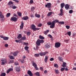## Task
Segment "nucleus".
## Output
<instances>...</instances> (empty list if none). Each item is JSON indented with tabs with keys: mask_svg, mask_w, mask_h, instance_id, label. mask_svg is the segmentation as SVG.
<instances>
[{
	"mask_svg": "<svg viewBox=\"0 0 76 76\" xmlns=\"http://www.w3.org/2000/svg\"><path fill=\"white\" fill-rule=\"evenodd\" d=\"M55 72L56 74H58V73H60V72H59V71L58 69L55 70Z\"/></svg>",
	"mask_w": 76,
	"mask_h": 76,
	"instance_id": "31",
	"label": "nucleus"
},
{
	"mask_svg": "<svg viewBox=\"0 0 76 76\" xmlns=\"http://www.w3.org/2000/svg\"><path fill=\"white\" fill-rule=\"evenodd\" d=\"M10 58L11 60H14V59H15V58H14V57L12 56H10Z\"/></svg>",
	"mask_w": 76,
	"mask_h": 76,
	"instance_id": "32",
	"label": "nucleus"
},
{
	"mask_svg": "<svg viewBox=\"0 0 76 76\" xmlns=\"http://www.w3.org/2000/svg\"><path fill=\"white\" fill-rule=\"evenodd\" d=\"M62 66L64 67H66V66L65 65H64V64L62 65Z\"/></svg>",
	"mask_w": 76,
	"mask_h": 76,
	"instance_id": "59",
	"label": "nucleus"
},
{
	"mask_svg": "<svg viewBox=\"0 0 76 76\" xmlns=\"http://www.w3.org/2000/svg\"><path fill=\"white\" fill-rule=\"evenodd\" d=\"M20 41L18 40H15V42H19Z\"/></svg>",
	"mask_w": 76,
	"mask_h": 76,
	"instance_id": "64",
	"label": "nucleus"
},
{
	"mask_svg": "<svg viewBox=\"0 0 76 76\" xmlns=\"http://www.w3.org/2000/svg\"><path fill=\"white\" fill-rule=\"evenodd\" d=\"M6 76V73L4 72L2 73L1 75V76Z\"/></svg>",
	"mask_w": 76,
	"mask_h": 76,
	"instance_id": "35",
	"label": "nucleus"
},
{
	"mask_svg": "<svg viewBox=\"0 0 76 76\" xmlns=\"http://www.w3.org/2000/svg\"><path fill=\"white\" fill-rule=\"evenodd\" d=\"M38 26L39 27H41L42 26V24H39L38 25Z\"/></svg>",
	"mask_w": 76,
	"mask_h": 76,
	"instance_id": "52",
	"label": "nucleus"
},
{
	"mask_svg": "<svg viewBox=\"0 0 76 76\" xmlns=\"http://www.w3.org/2000/svg\"><path fill=\"white\" fill-rule=\"evenodd\" d=\"M34 67L36 70H38V68L37 67V66H36Z\"/></svg>",
	"mask_w": 76,
	"mask_h": 76,
	"instance_id": "60",
	"label": "nucleus"
},
{
	"mask_svg": "<svg viewBox=\"0 0 76 76\" xmlns=\"http://www.w3.org/2000/svg\"><path fill=\"white\" fill-rule=\"evenodd\" d=\"M36 26H35L34 24H32L31 25V29H33V30L34 31H36L37 30H39V28H36Z\"/></svg>",
	"mask_w": 76,
	"mask_h": 76,
	"instance_id": "3",
	"label": "nucleus"
},
{
	"mask_svg": "<svg viewBox=\"0 0 76 76\" xmlns=\"http://www.w3.org/2000/svg\"><path fill=\"white\" fill-rule=\"evenodd\" d=\"M48 60V56H45V63H47V62Z\"/></svg>",
	"mask_w": 76,
	"mask_h": 76,
	"instance_id": "24",
	"label": "nucleus"
},
{
	"mask_svg": "<svg viewBox=\"0 0 76 76\" xmlns=\"http://www.w3.org/2000/svg\"><path fill=\"white\" fill-rule=\"evenodd\" d=\"M40 70L42 71V70H43V68H42V67H41L40 68Z\"/></svg>",
	"mask_w": 76,
	"mask_h": 76,
	"instance_id": "61",
	"label": "nucleus"
},
{
	"mask_svg": "<svg viewBox=\"0 0 76 76\" xmlns=\"http://www.w3.org/2000/svg\"><path fill=\"white\" fill-rule=\"evenodd\" d=\"M0 37L1 38H3V39H4V37L3 36L1 35L0 36Z\"/></svg>",
	"mask_w": 76,
	"mask_h": 76,
	"instance_id": "62",
	"label": "nucleus"
},
{
	"mask_svg": "<svg viewBox=\"0 0 76 76\" xmlns=\"http://www.w3.org/2000/svg\"><path fill=\"white\" fill-rule=\"evenodd\" d=\"M9 69L10 72V71H13V69L12 68H10Z\"/></svg>",
	"mask_w": 76,
	"mask_h": 76,
	"instance_id": "57",
	"label": "nucleus"
},
{
	"mask_svg": "<svg viewBox=\"0 0 76 76\" xmlns=\"http://www.w3.org/2000/svg\"><path fill=\"white\" fill-rule=\"evenodd\" d=\"M53 13V12H49L47 14V16L48 17H50L51 15H52V14Z\"/></svg>",
	"mask_w": 76,
	"mask_h": 76,
	"instance_id": "16",
	"label": "nucleus"
},
{
	"mask_svg": "<svg viewBox=\"0 0 76 76\" xmlns=\"http://www.w3.org/2000/svg\"><path fill=\"white\" fill-rule=\"evenodd\" d=\"M27 73L30 76H33V74L32 73V72L31 71L29 70L27 72Z\"/></svg>",
	"mask_w": 76,
	"mask_h": 76,
	"instance_id": "10",
	"label": "nucleus"
},
{
	"mask_svg": "<svg viewBox=\"0 0 76 76\" xmlns=\"http://www.w3.org/2000/svg\"><path fill=\"white\" fill-rule=\"evenodd\" d=\"M2 62V65H4L6 63H7V61H6V59H4L1 60Z\"/></svg>",
	"mask_w": 76,
	"mask_h": 76,
	"instance_id": "6",
	"label": "nucleus"
},
{
	"mask_svg": "<svg viewBox=\"0 0 76 76\" xmlns=\"http://www.w3.org/2000/svg\"><path fill=\"white\" fill-rule=\"evenodd\" d=\"M49 31V30H48L46 31H45L44 32V34L46 35H47V33H48Z\"/></svg>",
	"mask_w": 76,
	"mask_h": 76,
	"instance_id": "20",
	"label": "nucleus"
},
{
	"mask_svg": "<svg viewBox=\"0 0 76 76\" xmlns=\"http://www.w3.org/2000/svg\"><path fill=\"white\" fill-rule=\"evenodd\" d=\"M44 40H43L38 39L37 42H36V44H37V45L39 46L41 44V43H44Z\"/></svg>",
	"mask_w": 76,
	"mask_h": 76,
	"instance_id": "2",
	"label": "nucleus"
},
{
	"mask_svg": "<svg viewBox=\"0 0 76 76\" xmlns=\"http://www.w3.org/2000/svg\"><path fill=\"white\" fill-rule=\"evenodd\" d=\"M10 70H9V69H8L7 70V74H8L9 73V72H10Z\"/></svg>",
	"mask_w": 76,
	"mask_h": 76,
	"instance_id": "54",
	"label": "nucleus"
},
{
	"mask_svg": "<svg viewBox=\"0 0 76 76\" xmlns=\"http://www.w3.org/2000/svg\"><path fill=\"white\" fill-rule=\"evenodd\" d=\"M10 7L11 8H12L13 9H16V8H17V7L15 6L13 7V5H10Z\"/></svg>",
	"mask_w": 76,
	"mask_h": 76,
	"instance_id": "21",
	"label": "nucleus"
},
{
	"mask_svg": "<svg viewBox=\"0 0 76 76\" xmlns=\"http://www.w3.org/2000/svg\"><path fill=\"white\" fill-rule=\"evenodd\" d=\"M48 54V52L39 53V54L41 56H45V54Z\"/></svg>",
	"mask_w": 76,
	"mask_h": 76,
	"instance_id": "8",
	"label": "nucleus"
},
{
	"mask_svg": "<svg viewBox=\"0 0 76 76\" xmlns=\"http://www.w3.org/2000/svg\"><path fill=\"white\" fill-rule=\"evenodd\" d=\"M39 38L41 39H45V38L43 36H42L41 35H40L39 36Z\"/></svg>",
	"mask_w": 76,
	"mask_h": 76,
	"instance_id": "22",
	"label": "nucleus"
},
{
	"mask_svg": "<svg viewBox=\"0 0 76 76\" xmlns=\"http://www.w3.org/2000/svg\"><path fill=\"white\" fill-rule=\"evenodd\" d=\"M19 67H15L16 71H17V72H20V69H19Z\"/></svg>",
	"mask_w": 76,
	"mask_h": 76,
	"instance_id": "14",
	"label": "nucleus"
},
{
	"mask_svg": "<svg viewBox=\"0 0 76 76\" xmlns=\"http://www.w3.org/2000/svg\"><path fill=\"white\" fill-rule=\"evenodd\" d=\"M69 39H66V40H65L64 41V42H66V43H68V42H69Z\"/></svg>",
	"mask_w": 76,
	"mask_h": 76,
	"instance_id": "51",
	"label": "nucleus"
},
{
	"mask_svg": "<svg viewBox=\"0 0 76 76\" xmlns=\"http://www.w3.org/2000/svg\"><path fill=\"white\" fill-rule=\"evenodd\" d=\"M73 12V11L72 10H70L69 11V13L71 14V13H72Z\"/></svg>",
	"mask_w": 76,
	"mask_h": 76,
	"instance_id": "46",
	"label": "nucleus"
},
{
	"mask_svg": "<svg viewBox=\"0 0 76 76\" xmlns=\"http://www.w3.org/2000/svg\"><path fill=\"white\" fill-rule=\"evenodd\" d=\"M14 1H15L16 3H19V1L17 0H13Z\"/></svg>",
	"mask_w": 76,
	"mask_h": 76,
	"instance_id": "53",
	"label": "nucleus"
},
{
	"mask_svg": "<svg viewBox=\"0 0 76 76\" xmlns=\"http://www.w3.org/2000/svg\"><path fill=\"white\" fill-rule=\"evenodd\" d=\"M35 75L36 76H40V75L39 72H36L35 73Z\"/></svg>",
	"mask_w": 76,
	"mask_h": 76,
	"instance_id": "41",
	"label": "nucleus"
},
{
	"mask_svg": "<svg viewBox=\"0 0 76 76\" xmlns=\"http://www.w3.org/2000/svg\"><path fill=\"white\" fill-rule=\"evenodd\" d=\"M22 19H23V20H26L29 19V17L26 16L25 17H23L22 18Z\"/></svg>",
	"mask_w": 76,
	"mask_h": 76,
	"instance_id": "9",
	"label": "nucleus"
},
{
	"mask_svg": "<svg viewBox=\"0 0 76 76\" xmlns=\"http://www.w3.org/2000/svg\"><path fill=\"white\" fill-rule=\"evenodd\" d=\"M67 35H69V36H70L71 35V31H68L67 32Z\"/></svg>",
	"mask_w": 76,
	"mask_h": 76,
	"instance_id": "39",
	"label": "nucleus"
},
{
	"mask_svg": "<svg viewBox=\"0 0 76 76\" xmlns=\"http://www.w3.org/2000/svg\"><path fill=\"white\" fill-rule=\"evenodd\" d=\"M0 18L1 19H3V18H4V16H3V15H2L1 14H0Z\"/></svg>",
	"mask_w": 76,
	"mask_h": 76,
	"instance_id": "44",
	"label": "nucleus"
},
{
	"mask_svg": "<svg viewBox=\"0 0 76 76\" xmlns=\"http://www.w3.org/2000/svg\"><path fill=\"white\" fill-rule=\"evenodd\" d=\"M17 14L19 17H21L22 16V13H21L20 12H17Z\"/></svg>",
	"mask_w": 76,
	"mask_h": 76,
	"instance_id": "25",
	"label": "nucleus"
},
{
	"mask_svg": "<svg viewBox=\"0 0 76 76\" xmlns=\"http://www.w3.org/2000/svg\"><path fill=\"white\" fill-rule=\"evenodd\" d=\"M18 53L19 51H15L13 53V55L14 56V57H15V56H18Z\"/></svg>",
	"mask_w": 76,
	"mask_h": 76,
	"instance_id": "11",
	"label": "nucleus"
},
{
	"mask_svg": "<svg viewBox=\"0 0 76 76\" xmlns=\"http://www.w3.org/2000/svg\"><path fill=\"white\" fill-rule=\"evenodd\" d=\"M24 44L25 45H26V46H28V45H29V43H28L24 42Z\"/></svg>",
	"mask_w": 76,
	"mask_h": 76,
	"instance_id": "43",
	"label": "nucleus"
},
{
	"mask_svg": "<svg viewBox=\"0 0 76 76\" xmlns=\"http://www.w3.org/2000/svg\"><path fill=\"white\" fill-rule=\"evenodd\" d=\"M54 60V58H51L50 59V61H53Z\"/></svg>",
	"mask_w": 76,
	"mask_h": 76,
	"instance_id": "55",
	"label": "nucleus"
},
{
	"mask_svg": "<svg viewBox=\"0 0 76 76\" xmlns=\"http://www.w3.org/2000/svg\"><path fill=\"white\" fill-rule=\"evenodd\" d=\"M52 4L51 3H49L47 4L45 6L46 7H47L48 9L49 10H51V7Z\"/></svg>",
	"mask_w": 76,
	"mask_h": 76,
	"instance_id": "4",
	"label": "nucleus"
},
{
	"mask_svg": "<svg viewBox=\"0 0 76 76\" xmlns=\"http://www.w3.org/2000/svg\"><path fill=\"white\" fill-rule=\"evenodd\" d=\"M21 62L22 63H24V60H22V61H21Z\"/></svg>",
	"mask_w": 76,
	"mask_h": 76,
	"instance_id": "63",
	"label": "nucleus"
},
{
	"mask_svg": "<svg viewBox=\"0 0 76 76\" xmlns=\"http://www.w3.org/2000/svg\"><path fill=\"white\" fill-rule=\"evenodd\" d=\"M26 37L25 36H23V37H21V39H20V41L21 40H22V41H24V40H26Z\"/></svg>",
	"mask_w": 76,
	"mask_h": 76,
	"instance_id": "13",
	"label": "nucleus"
},
{
	"mask_svg": "<svg viewBox=\"0 0 76 76\" xmlns=\"http://www.w3.org/2000/svg\"><path fill=\"white\" fill-rule=\"evenodd\" d=\"M35 9V8L34 7H32L31 8V10L32 11H33V10H34Z\"/></svg>",
	"mask_w": 76,
	"mask_h": 76,
	"instance_id": "38",
	"label": "nucleus"
},
{
	"mask_svg": "<svg viewBox=\"0 0 76 76\" xmlns=\"http://www.w3.org/2000/svg\"><path fill=\"white\" fill-rule=\"evenodd\" d=\"M59 21L58 20L56 19L55 20H54L52 22H49L47 23L48 25H51L50 26V28H54V26H55V24L56 23H58Z\"/></svg>",
	"mask_w": 76,
	"mask_h": 76,
	"instance_id": "1",
	"label": "nucleus"
},
{
	"mask_svg": "<svg viewBox=\"0 0 76 76\" xmlns=\"http://www.w3.org/2000/svg\"><path fill=\"white\" fill-rule=\"evenodd\" d=\"M58 59L60 61H63V58H62V57L60 56L58 57Z\"/></svg>",
	"mask_w": 76,
	"mask_h": 76,
	"instance_id": "26",
	"label": "nucleus"
},
{
	"mask_svg": "<svg viewBox=\"0 0 76 76\" xmlns=\"http://www.w3.org/2000/svg\"><path fill=\"white\" fill-rule=\"evenodd\" d=\"M23 21H22L21 24L20 26V29H22L23 28Z\"/></svg>",
	"mask_w": 76,
	"mask_h": 76,
	"instance_id": "12",
	"label": "nucleus"
},
{
	"mask_svg": "<svg viewBox=\"0 0 76 76\" xmlns=\"http://www.w3.org/2000/svg\"><path fill=\"white\" fill-rule=\"evenodd\" d=\"M61 44L60 42H56L55 45V47L56 48H59L60 47Z\"/></svg>",
	"mask_w": 76,
	"mask_h": 76,
	"instance_id": "5",
	"label": "nucleus"
},
{
	"mask_svg": "<svg viewBox=\"0 0 76 76\" xmlns=\"http://www.w3.org/2000/svg\"><path fill=\"white\" fill-rule=\"evenodd\" d=\"M32 64H33V66L34 67H37V64H36V63L34 62H32Z\"/></svg>",
	"mask_w": 76,
	"mask_h": 76,
	"instance_id": "28",
	"label": "nucleus"
},
{
	"mask_svg": "<svg viewBox=\"0 0 76 76\" xmlns=\"http://www.w3.org/2000/svg\"><path fill=\"white\" fill-rule=\"evenodd\" d=\"M10 20H11V21H14V22H15V21H17V20H18V18L14 17H12L11 18Z\"/></svg>",
	"mask_w": 76,
	"mask_h": 76,
	"instance_id": "7",
	"label": "nucleus"
},
{
	"mask_svg": "<svg viewBox=\"0 0 76 76\" xmlns=\"http://www.w3.org/2000/svg\"><path fill=\"white\" fill-rule=\"evenodd\" d=\"M48 36L49 37H50V38H53V37H52V36L50 34H48Z\"/></svg>",
	"mask_w": 76,
	"mask_h": 76,
	"instance_id": "47",
	"label": "nucleus"
},
{
	"mask_svg": "<svg viewBox=\"0 0 76 76\" xmlns=\"http://www.w3.org/2000/svg\"><path fill=\"white\" fill-rule=\"evenodd\" d=\"M64 3H62L61 4V8H63L64 7Z\"/></svg>",
	"mask_w": 76,
	"mask_h": 76,
	"instance_id": "29",
	"label": "nucleus"
},
{
	"mask_svg": "<svg viewBox=\"0 0 76 76\" xmlns=\"http://www.w3.org/2000/svg\"><path fill=\"white\" fill-rule=\"evenodd\" d=\"M9 38L8 37H4L3 39L4 40H5L6 41L7 40H8V39H9Z\"/></svg>",
	"mask_w": 76,
	"mask_h": 76,
	"instance_id": "27",
	"label": "nucleus"
},
{
	"mask_svg": "<svg viewBox=\"0 0 76 76\" xmlns=\"http://www.w3.org/2000/svg\"><path fill=\"white\" fill-rule=\"evenodd\" d=\"M10 15H11V14H10V13H9L7 14L6 16V17H7V18H9V17L10 16Z\"/></svg>",
	"mask_w": 76,
	"mask_h": 76,
	"instance_id": "30",
	"label": "nucleus"
},
{
	"mask_svg": "<svg viewBox=\"0 0 76 76\" xmlns=\"http://www.w3.org/2000/svg\"><path fill=\"white\" fill-rule=\"evenodd\" d=\"M60 15L61 16H63V9H61L60 10Z\"/></svg>",
	"mask_w": 76,
	"mask_h": 76,
	"instance_id": "23",
	"label": "nucleus"
},
{
	"mask_svg": "<svg viewBox=\"0 0 76 76\" xmlns=\"http://www.w3.org/2000/svg\"><path fill=\"white\" fill-rule=\"evenodd\" d=\"M46 48H48L50 47V45L48 44H46L45 46Z\"/></svg>",
	"mask_w": 76,
	"mask_h": 76,
	"instance_id": "33",
	"label": "nucleus"
},
{
	"mask_svg": "<svg viewBox=\"0 0 76 76\" xmlns=\"http://www.w3.org/2000/svg\"><path fill=\"white\" fill-rule=\"evenodd\" d=\"M13 3L12 1H10L8 4V6H9L10 5H11V6H13Z\"/></svg>",
	"mask_w": 76,
	"mask_h": 76,
	"instance_id": "17",
	"label": "nucleus"
},
{
	"mask_svg": "<svg viewBox=\"0 0 76 76\" xmlns=\"http://www.w3.org/2000/svg\"><path fill=\"white\" fill-rule=\"evenodd\" d=\"M39 54H35L34 55V56L36 57H39Z\"/></svg>",
	"mask_w": 76,
	"mask_h": 76,
	"instance_id": "42",
	"label": "nucleus"
},
{
	"mask_svg": "<svg viewBox=\"0 0 76 76\" xmlns=\"http://www.w3.org/2000/svg\"><path fill=\"white\" fill-rule=\"evenodd\" d=\"M65 8L66 10H68L69 8V5L68 4H66L65 6Z\"/></svg>",
	"mask_w": 76,
	"mask_h": 76,
	"instance_id": "15",
	"label": "nucleus"
},
{
	"mask_svg": "<svg viewBox=\"0 0 76 76\" xmlns=\"http://www.w3.org/2000/svg\"><path fill=\"white\" fill-rule=\"evenodd\" d=\"M22 34H18V36L17 37V38L18 39H20V38H22Z\"/></svg>",
	"mask_w": 76,
	"mask_h": 76,
	"instance_id": "18",
	"label": "nucleus"
},
{
	"mask_svg": "<svg viewBox=\"0 0 76 76\" xmlns=\"http://www.w3.org/2000/svg\"><path fill=\"white\" fill-rule=\"evenodd\" d=\"M35 16H36V18H40L41 17V16L39 14H35Z\"/></svg>",
	"mask_w": 76,
	"mask_h": 76,
	"instance_id": "19",
	"label": "nucleus"
},
{
	"mask_svg": "<svg viewBox=\"0 0 76 76\" xmlns=\"http://www.w3.org/2000/svg\"><path fill=\"white\" fill-rule=\"evenodd\" d=\"M58 23H59V24H61V25H64V22L63 21L58 22Z\"/></svg>",
	"mask_w": 76,
	"mask_h": 76,
	"instance_id": "34",
	"label": "nucleus"
},
{
	"mask_svg": "<svg viewBox=\"0 0 76 76\" xmlns=\"http://www.w3.org/2000/svg\"><path fill=\"white\" fill-rule=\"evenodd\" d=\"M14 64L15 66H18V65L19 64L18 62H15Z\"/></svg>",
	"mask_w": 76,
	"mask_h": 76,
	"instance_id": "40",
	"label": "nucleus"
},
{
	"mask_svg": "<svg viewBox=\"0 0 76 76\" xmlns=\"http://www.w3.org/2000/svg\"><path fill=\"white\" fill-rule=\"evenodd\" d=\"M54 67H55L58 68V64H54Z\"/></svg>",
	"mask_w": 76,
	"mask_h": 76,
	"instance_id": "37",
	"label": "nucleus"
},
{
	"mask_svg": "<svg viewBox=\"0 0 76 76\" xmlns=\"http://www.w3.org/2000/svg\"><path fill=\"white\" fill-rule=\"evenodd\" d=\"M30 3L31 4H32V3H34V1L33 0H30Z\"/></svg>",
	"mask_w": 76,
	"mask_h": 76,
	"instance_id": "50",
	"label": "nucleus"
},
{
	"mask_svg": "<svg viewBox=\"0 0 76 76\" xmlns=\"http://www.w3.org/2000/svg\"><path fill=\"white\" fill-rule=\"evenodd\" d=\"M64 69H65V68H62L61 69V72L63 71H64Z\"/></svg>",
	"mask_w": 76,
	"mask_h": 76,
	"instance_id": "48",
	"label": "nucleus"
},
{
	"mask_svg": "<svg viewBox=\"0 0 76 76\" xmlns=\"http://www.w3.org/2000/svg\"><path fill=\"white\" fill-rule=\"evenodd\" d=\"M8 46H9V45L7 44H6L5 45V47H8Z\"/></svg>",
	"mask_w": 76,
	"mask_h": 76,
	"instance_id": "58",
	"label": "nucleus"
},
{
	"mask_svg": "<svg viewBox=\"0 0 76 76\" xmlns=\"http://www.w3.org/2000/svg\"><path fill=\"white\" fill-rule=\"evenodd\" d=\"M66 29H69L70 28V26H66Z\"/></svg>",
	"mask_w": 76,
	"mask_h": 76,
	"instance_id": "45",
	"label": "nucleus"
},
{
	"mask_svg": "<svg viewBox=\"0 0 76 76\" xmlns=\"http://www.w3.org/2000/svg\"><path fill=\"white\" fill-rule=\"evenodd\" d=\"M25 49L27 51H28V49L29 48V47L28 46H25Z\"/></svg>",
	"mask_w": 76,
	"mask_h": 76,
	"instance_id": "36",
	"label": "nucleus"
},
{
	"mask_svg": "<svg viewBox=\"0 0 76 76\" xmlns=\"http://www.w3.org/2000/svg\"><path fill=\"white\" fill-rule=\"evenodd\" d=\"M39 48V47H38V46H36V48L35 49V50H38Z\"/></svg>",
	"mask_w": 76,
	"mask_h": 76,
	"instance_id": "56",
	"label": "nucleus"
},
{
	"mask_svg": "<svg viewBox=\"0 0 76 76\" xmlns=\"http://www.w3.org/2000/svg\"><path fill=\"white\" fill-rule=\"evenodd\" d=\"M31 34V33L30 32L28 31L27 33V35L28 36H29Z\"/></svg>",
	"mask_w": 76,
	"mask_h": 76,
	"instance_id": "49",
	"label": "nucleus"
}]
</instances>
